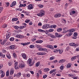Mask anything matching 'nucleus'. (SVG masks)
<instances>
[{
  "label": "nucleus",
  "instance_id": "obj_7",
  "mask_svg": "<svg viewBox=\"0 0 79 79\" xmlns=\"http://www.w3.org/2000/svg\"><path fill=\"white\" fill-rule=\"evenodd\" d=\"M50 25L49 24L44 25L42 27L43 29H47L49 27Z\"/></svg>",
  "mask_w": 79,
  "mask_h": 79
},
{
  "label": "nucleus",
  "instance_id": "obj_33",
  "mask_svg": "<svg viewBox=\"0 0 79 79\" xmlns=\"http://www.w3.org/2000/svg\"><path fill=\"white\" fill-rule=\"evenodd\" d=\"M26 26H21L19 27L20 29H24V28H25V27H26Z\"/></svg>",
  "mask_w": 79,
  "mask_h": 79
},
{
  "label": "nucleus",
  "instance_id": "obj_3",
  "mask_svg": "<svg viewBox=\"0 0 79 79\" xmlns=\"http://www.w3.org/2000/svg\"><path fill=\"white\" fill-rule=\"evenodd\" d=\"M26 66V64L24 63V62L23 61H21L19 65V67L20 68H24Z\"/></svg>",
  "mask_w": 79,
  "mask_h": 79
},
{
  "label": "nucleus",
  "instance_id": "obj_36",
  "mask_svg": "<svg viewBox=\"0 0 79 79\" xmlns=\"http://www.w3.org/2000/svg\"><path fill=\"white\" fill-rule=\"evenodd\" d=\"M15 40V38L13 37H11L10 38V41H14V40Z\"/></svg>",
  "mask_w": 79,
  "mask_h": 79
},
{
  "label": "nucleus",
  "instance_id": "obj_54",
  "mask_svg": "<svg viewBox=\"0 0 79 79\" xmlns=\"http://www.w3.org/2000/svg\"><path fill=\"white\" fill-rule=\"evenodd\" d=\"M35 40H36V38H33L31 40V41H32V42H35Z\"/></svg>",
  "mask_w": 79,
  "mask_h": 79
},
{
  "label": "nucleus",
  "instance_id": "obj_52",
  "mask_svg": "<svg viewBox=\"0 0 79 79\" xmlns=\"http://www.w3.org/2000/svg\"><path fill=\"white\" fill-rule=\"evenodd\" d=\"M54 59V57L53 56H52L50 58V60H52Z\"/></svg>",
  "mask_w": 79,
  "mask_h": 79
},
{
  "label": "nucleus",
  "instance_id": "obj_29",
  "mask_svg": "<svg viewBox=\"0 0 79 79\" xmlns=\"http://www.w3.org/2000/svg\"><path fill=\"white\" fill-rule=\"evenodd\" d=\"M75 43H72L69 44V45L70 46H72L73 47H74L75 46Z\"/></svg>",
  "mask_w": 79,
  "mask_h": 79
},
{
  "label": "nucleus",
  "instance_id": "obj_22",
  "mask_svg": "<svg viewBox=\"0 0 79 79\" xmlns=\"http://www.w3.org/2000/svg\"><path fill=\"white\" fill-rule=\"evenodd\" d=\"M6 56L8 58H9V59H10V58H11V56H10V54L8 53L6 54Z\"/></svg>",
  "mask_w": 79,
  "mask_h": 79
},
{
  "label": "nucleus",
  "instance_id": "obj_46",
  "mask_svg": "<svg viewBox=\"0 0 79 79\" xmlns=\"http://www.w3.org/2000/svg\"><path fill=\"white\" fill-rule=\"evenodd\" d=\"M17 10H19V11H22V10H23L22 9H21L20 8H19L18 9H17L16 10V11H17Z\"/></svg>",
  "mask_w": 79,
  "mask_h": 79
},
{
  "label": "nucleus",
  "instance_id": "obj_8",
  "mask_svg": "<svg viewBox=\"0 0 79 79\" xmlns=\"http://www.w3.org/2000/svg\"><path fill=\"white\" fill-rule=\"evenodd\" d=\"M11 33L10 32H8L6 34V38L7 39H9L10 38V37Z\"/></svg>",
  "mask_w": 79,
  "mask_h": 79
},
{
  "label": "nucleus",
  "instance_id": "obj_11",
  "mask_svg": "<svg viewBox=\"0 0 79 79\" xmlns=\"http://www.w3.org/2000/svg\"><path fill=\"white\" fill-rule=\"evenodd\" d=\"M76 13V11H74V9H72V11L70 12V15H73L74 14Z\"/></svg>",
  "mask_w": 79,
  "mask_h": 79
},
{
  "label": "nucleus",
  "instance_id": "obj_23",
  "mask_svg": "<svg viewBox=\"0 0 79 79\" xmlns=\"http://www.w3.org/2000/svg\"><path fill=\"white\" fill-rule=\"evenodd\" d=\"M13 73H14V70L13 69H11L10 72V74L12 75V74H13Z\"/></svg>",
  "mask_w": 79,
  "mask_h": 79
},
{
  "label": "nucleus",
  "instance_id": "obj_37",
  "mask_svg": "<svg viewBox=\"0 0 79 79\" xmlns=\"http://www.w3.org/2000/svg\"><path fill=\"white\" fill-rule=\"evenodd\" d=\"M63 69H64V66H61L60 67V69L62 71H63Z\"/></svg>",
  "mask_w": 79,
  "mask_h": 79
},
{
  "label": "nucleus",
  "instance_id": "obj_57",
  "mask_svg": "<svg viewBox=\"0 0 79 79\" xmlns=\"http://www.w3.org/2000/svg\"><path fill=\"white\" fill-rule=\"evenodd\" d=\"M26 77H30V75L29 74H26Z\"/></svg>",
  "mask_w": 79,
  "mask_h": 79
},
{
  "label": "nucleus",
  "instance_id": "obj_51",
  "mask_svg": "<svg viewBox=\"0 0 79 79\" xmlns=\"http://www.w3.org/2000/svg\"><path fill=\"white\" fill-rule=\"evenodd\" d=\"M59 51V50H57L56 49H55L54 50V52H55V53H57V52H58Z\"/></svg>",
  "mask_w": 79,
  "mask_h": 79
},
{
  "label": "nucleus",
  "instance_id": "obj_35",
  "mask_svg": "<svg viewBox=\"0 0 79 79\" xmlns=\"http://www.w3.org/2000/svg\"><path fill=\"white\" fill-rule=\"evenodd\" d=\"M30 48H35V46L34 45H30Z\"/></svg>",
  "mask_w": 79,
  "mask_h": 79
},
{
  "label": "nucleus",
  "instance_id": "obj_6",
  "mask_svg": "<svg viewBox=\"0 0 79 79\" xmlns=\"http://www.w3.org/2000/svg\"><path fill=\"white\" fill-rule=\"evenodd\" d=\"M77 33L75 32L74 33L73 36L72 37V38L74 39H77Z\"/></svg>",
  "mask_w": 79,
  "mask_h": 79
},
{
  "label": "nucleus",
  "instance_id": "obj_60",
  "mask_svg": "<svg viewBox=\"0 0 79 79\" xmlns=\"http://www.w3.org/2000/svg\"><path fill=\"white\" fill-rule=\"evenodd\" d=\"M2 51L3 53H6V51L5 49H3Z\"/></svg>",
  "mask_w": 79,
  "mask_h": 79
},
{
  "label": "nucleus",
  "instance_id": "obj_27",
  "mask_svg": "<svg viewBox=\"0 0 79 79\" xmlns=\"http://www.w3.org/2000/svg\"><path fill=\"white\" fill-rule=\"evenodd\" d=\"M21 73H17V74L16 75V77H19L21 76Z\"/></svg>",
  "mask_w": 79,
  "mask_h": 79
},
{
  "label": "nucleus",
  "instance_id": "obj_13",
  "mask_svg": "<svg viewBox=\"0 0 79 79\" xmlns=\"http://www.w3.org/2000/svg\"><path fill=\"white\" fill-rule=\"evenodd\" d=\"M55 35L57 37H62V35L59 34L58 33H55Z\"/></svg>",
  "mask_w": 79,
  "mask_h": 79
},
{
  "label": "nucleus",
  "instance_id": "obj_16",
  "mask_svg": "<svg viewBox=\"0 0 79 79\" xmlns=\"http://www.w3.org/2000/svg\"><path fill=\"white\" fill-rule=\"evenodd\" d=\"M10 50H15V46L14 45H11L9 47Z\"/></svg>",
  "mask_w": 79,
  "mask_h": 79
},
{
  "label": "nucleus",
  "instance_id": "obj_24",
  "mask_svg": "<svg viewBox=\"0 0 79 79\" xmlns=\"http://www.w3.org/2000/svg\"><path fill=\"white\" fill-rule=\"evenodd\" d=\"M26 6V4L25 3L24 4H20V7H24Z\"/></svg>",
  "mask_w": 79,
  "mask_h": 79
},
{
  "label": "nucleus",
  "instance_id": "obj_58",
  "mask_svg": "<svg viewBox=\"0 0 79 79\" xmlns=\"http://www.w3.org/2000/svg\"><path fill=\"white\" fill-rule=\"evenodd\" d=\"M42 23L39 22L38 24V26H42Z\"/></svg>",
  "mask_w": 79,
  "mask_h": 79
},
{
  "label": "nucleus",
  "instance_id": "obj_34",
  "mask_svg": "<svg viewBox=\"0 0 79 79\" xmlns=\"http://www.w3.org/2000/svg\"><path fill=\"white\" fill-rule=\"evenodd\" d=\"M38 6L40 8H43V7H44V5H38Z\"/></svg>",
  "mask_w": 79,
  "mask_h": 79
},
{
  "label": "nucleus",
  "instance_id": "obj_1",
  "mask_svg": "<svg viewBox=\"0 0 79 79\" xmlns=\"http://www.w3.org/2000/svg\"><path fill=\"white\" fill-rule=\"evenodd\" d=\"M37 15L38 16L42 17L43 16L45 15V11L44 10H41L40 12V13L37 14Z\"/></svg>",
  "mask_w": 79,
  "mask_h": 79
},
{
  "label": "nucleus",
  "instance_id": "obj_2",
  "mask_svg": "<svg viewBox=\"0 0 79 79\" xmlns=\"http://www.w3.org/2000/svg\"><path fill=\"white\" fill-rule=\"evenodd\" d=\"M32 61V59L29 58L27 61V63L28 64H30L29 66H33L34 64V62Z\"/></svg>",
  "mask_w": 79,
  "mask_h": 79
},
{
  "label": "nucleus",
  "instance_id": "obj_9",
  "mask_svg": "<svg viewBox=\"0 0 79 79\" xmlns=\"http://www.w3.org/2000/svg\"><path fill=\"white\" fill-rule=\"evenodd\" d=\"M24 36L23 35H16V37L17 38H19V39H21V38H23Z\"/></svg>",
  "mask_w": 79,
  "mask_h": 79
},
{
  "label": "nucleus",
  "instance_id": "obj_12",
  "mask_svg": "<svg viewBox=\"0 0 79 79\" xmlns=\"http://www.w3.org/2000/svg\"><path fill=\"white\" fill-rule=\"evenodd\" d=\"M48 35L49 37H51V38H52V39H55L56 38V36L52 34H48Z\"/></svg>",
  "mask_w": 79,
  "mask_h": 79
},
{
  "label": "nucleus",
  "instance_id": "obj_26",
  "mask_svg": "<svg viewBox=\"0 0 79 79\" xmlns=\"http://www.w3.org/2000/svg\"><path fill=\"white\" fill-rule=\"evenodd\" d=\"M18 18H13L12 19V20L13 21H18Z\"/></svg>",
  "mask_w": 79,
  "mask_h": 79
},
{
  "label": "nucleus",
  "instance_id": "obj_56",
  "mask_svg": "<svg viewBox=\"0 0 79 79\" xmlns=\"http://www.w3.org/2000/svg\"><path fill=\"white\" fill-rule=\"evenodd\" d=\"M42 42H43V40H39V44H41L42 43Z\"/></svg>",
  "mask_w": 79,
  "mask_h": 79
},
{
  "label": "nucleus",
  "instance_id": "obj_20",
  "mask_svg": "<svg viewBox=\"0 0 79 79\" xmlns=\"http://www.w3.org/2000/svg\"><path fill=\"white\" fill-rule=\"evenodd\" d=\"M64 61H65V60L64 59H61L59 61V63H64Z\"/></svg>",
  "mask_w": 79,
  "mask_h": 79
},
{
  "label": "nucleus",
  "instance_id": "obj_5",
  "mask_svg": "<svg viewBox=\"0 0 79 79\" xmlns=\"http://www.w3.org/2000/svg\"><path fill=\"white\" fill-rule=\"evenodd\" d=\"M15 68V69H18L19 67H18V63L16 62L14 64Z\"/></svg>",
  "mask_w": 79,
  "mask_h": 79
},
{
  "label": "nucleus",
  "instance_id": "obj_19",
  "mask_svg": "<svg viewBox=\"0 0 79 79\" xmlns=\"http://www.w3.org/2000/svg\"><path fill=\"white\" fill-rule=\"evenodd\" d=\"M33 8V7L32 6V5L30 4L28 5V10H31V9H32Z\"/></svg>",
  "mask_w": 79,
  "mask_h": 79
},
{
  "label": "nucleus",
  "instance_id": "obj_55",
  "mask_svg": "<svg viewBox=\"0 0 79 79\" xmlns=\"http://www.w3.org/2000/svg\"><path fill=\"white\" fill-rule=\"evenodd\" d=\"M69 30H64L63 31V33H66L67 32H68V31H69Z\"/></svg>",
  "mask_w": 79,
  "mask_h": 79
},
{
  "label": "nucleus",
  "instance_id": "obj_43",
  "mask_svg": "<svg viewBox=\"0 0 79 79\" xmlns=\"http://www.w3.org/2000/svg\"><path fill=\"white\" fill-rule=\"evenodd\" d=\"M7 27V25L6 24H4L2 26L3 28H6Z\"/></svg>",
  "mask_w": 79,
  "mask_h": 79
},
{
  "label": "nucleus",
  "instance_id": "obj_18",
  "mask_svg": "<svg viewBox=\"0 0 79 79\" xmlns=\"http://www.w3.org/2000/svg\"><path fill=\"white\" fill-rule=\"evenodd\" d=\"M21 55L23 59H25V60H26V59H27V58H26V55L25 53H22Z\"/></svg>",
  "mask_w": 79,
  "mask_h": 79
},
{
  "label": "nucleus",
  "instance_id": "obj_40",
  "mask_svg": "<svg viewBox=\"0 0 79 79\" xmlns=\"http://www.w3.org/2000/svg\"><path fill=\"white\" fill-rule=\"evenodd\" d=\"M59 52L60 54H61L63 52V51H62V50H61L60 49L59 50Z\"/></svg>",
  "mask_w": 79,
  "mask_h": 79
},
{
  "label": "nucleus",
  "instance_id": "obj_44",
  "mask_svg": "<svg viewBox=\"0 0 79 79\" xmlns=\"http://www.w3.org/2000/svg\"><path fill=\"white\" fill-rule=\"evenodd\" d=\"M54 31V29H50L48 30V31L50 32H53Z\"/></svg>",
  "mask_w": 79,
  "mask_h": 79
},
{
  "label": "nucleus",
  "instance_id": "obj_31",
  "mask_svg": "<svg viewBox=\"0 0 79 79\" xmlns=\"http://www.w3.org/2000/svg\"><path fill=\"white\" fill-rule=\"evenodd\" d=\"M48 71H50V69L48 68H45L44 69V72H48Z\"/></svg>",
  "mask_w": 79,
  "mask_h": 79
},
{
  "label": "nucleus",
  "instance_id": "obj_30",
  "mask_svg": "<svg viewBox=\"0 0 79 79\" xmlns=\"http://www.w3.org/2000/svg\"><path fill=\"white\" fill-rule=\"evenodd\" d=\"M62 31V28H58L57 29V32H61Z\"/></svg>",
  "mask_w": 79,
  "mask_h": 79
},
{
  "label": "nucleus",
  "instance_id": "obj_45",
  "mask_svg": "<svg viewBox=\"0 0 79 79\" xmlns=\"http://www.w3.org/2000/svg\"><path fill=\"white\" fill-rule=\"evenodd\" d=\"M15 28V29H16V30H18V28H19V27L18 26H15L14 27Z\"/></svg>",
  "mask_w": 79,
  "mask_h": 79
},
{
  "label": "nucleus",
  "instance_id": "obj_41",
  "mask_svg": "<svg viewBox=\"0 0 79 79\" xmlns=\"http://www.w3.org/2000/svg\"><path fill=\"white\" fill-rule=\"evenodd\" d=\"M48 50V49H47V48H43V51H44V52H47Z\"/></svg>",
  "mask_w": 79,
  "mask_h": 79
},
{
  "label": "nucleus",
  "instance_id": "obj_17",
  "mask_svg": "<svg viewBox=\"0 0 79 79\" xmlns=\"http://www.w3.org/2000/svg\"><path fill=\"white\" fill-rule=\"evenodd\" d=\"M57 26L56 25H50L49 27V28H55Z\"/></svg>",
  "mask_w": 79,
  "mask_h": 79
},
{
  "label": "nucleus",
  "instance_id": "obj_59",
  "mask_svg": "<svg viewBox=\"0 0 79 79\" xmlns=\"http://www.w3.org/2000/svg\"><path fill=\"white\" fill-rule=\"evenodd\" d=\"M3 10V8L2 7H0V10L2 11Z\"/></svg>",
  "mask_w": 79,
  "mask_h": 79
},
{
  "label": "nucleus",
  "instance_id": "obj_4",
  "mask_svg": "<svg viewBox=\"0 0 79 79\" xmlns=\"http://www.w3.org/2000/svg\"><path fill=\"white\" fill-rule=\"evenodd\" d=\"M76 31V30L74 29H72L69 30L68 34L69 36H71L73 34V32H74Z\"/></svg>",
  "mask_w": 79,
  "mask_h": 79
},
{
  "label": "nucleus",
  "instance_id": "obj_28",
  "mask_svg": "<svg viewBox=\"0 0 79 79\" xmlns=\"http://www.w3.org/2000/svg\"><path fill=\"white\" fill-rule=\"evenodd\" d=\"M13 55L14 58H17V55H16L15 53H13Z\"/></svg>",
  "mask_w": 79,
  "mask_h": 79
},
{
  "label": "nucleus",
  "instance_id": "obj_63",
  "mask_svg": "<svg viewBox=\"0 0 79 79\" xmlns=\"http://www.w3.org/2000/svg\"><path fill=\"white\" fill-rule=\"evenodd\" d=\"M76 51H77V52H79V48H76Z\"/></svg>",
  "mask_w": 79,
  "mask_h": 79
},
{
  "label": "nucleus",
  "instance_id": "obj_49",
  "mask_svg": "<svg viewBox=\"0 0 79 79\" xmlns=\"http://www.w3.org/2000/svg\"><path fill=\"white\" fill-rule=\"evenodd\" d=\"M13 77L12 76V75H10V77H8L9 79H13Z\"/></svg>",
  "mask_w": 79,
  "mask_h": 79
},
{
  "label": "nucleus",
  "instance_id": "obj_10",
  "mask_svg": "<svg viewBox=\"0 0 79 79\" xmlns=\"http://www.w3.org/2000/svg\"><path fill=\"white\" fill-rule=\"evenodd\" d=\"M61 16V14L60 13H57L55 15L54 17L55 18H60Z\"/></svg>",
  "mask_w": 79,
  "mask_h": 79
},
{
  "label": "nucleus",
  "instance_id": "obj_64",
  "mask_svg": "<svg viewBox=\"0 0 79 79\" xmlns=\"http://www.w3.org/2000/svg\"><path fill=\"white\" fill-rule=\"evenodd\" d=\"M8 64L9 66H11L12 64V63H11V62H9L8 63Z\"/></svg>",
  "mask_w": 79,
  "mask_h": 79
},
{
  "label": "nucleus",
  "instance_id": "obj_38",
  "mask_svg": "<svg viewBox=\"0 0 79 79\" xmlns=\"http://www.w3.org/2000/svg\"><path fill=\"white\" fill-rule=\"evenodd\" d=\"M39 64H40V62H38L36 64V66L38 67L39 66Z\"/></svg>",
  "mask_w": 79,
  "mask_h": 79
},
{
  "label": "nucleus",
  "instance_id": "obj_61",
  "mask_svg": "<svg viewBox=\"0 0 79 79\" xmlns=\"http://www.w3.org/2000/svg\"><path fill=\"white\" fill-rule=\"evenodd\" d=\"M47 75H44L43 76V78L44 79H45V78H46L47 77Z\"/></svg>",
  "mask_w": 79,
  "mask_h": 79
},
{
  "label": "nucleus",
  "instance_id": "obj_50",
  "mask_svg": "<svg viewBox=\"0 0 79 79\" xmlns=\"http://www.w3.org/2000/svg\"><path fill=\"white\" fill-rule=\"evenodd\" d=\"M5 76V73H3L1 75V77H3Z\"/></svg>",
  "mask_w": 79,
  "mask_h": 79
},
{
  "label": "nucleus",
  "instance_id": "obj_25",
  "mask_svg": "<svg viewBox=\"0 0 79 79\" xmlns=\"http://www.w3.org/2000/svg\"><path fill=\"white\" fill-rule=\"evenodd\" d=\"M76 59V56H74L72 57L71 58V61H73L74 60H75Z\"/></svg>",
  "mask_w": 79,
  "mask_h": 79
},
{
  "label": "nucleus",
  "instance_id": "obj_47",
  "mask_svg": "<svg viewBox=\"0 0 79 79\" xmlns=\"http://www.w3.org/2000/svg\"><path fill=\"white\" fill-rule=\"evenodd\" d=\"M47 53L46 52H41V55H46Z\"/></svg>",
  "mask_w": 79,
  "mask_h": 79
},
{
  "label": "nucleus",
  "instance_id": "obj_32",
  "mask_svg": "<svg viewBox=\"0 0 79 79\" xmlns=\"http://www.w3.org/2000/svg\"><path fill=\"white\" fill-rule=\"evenodd\" d=\"M16 5V2L14 1L12 3V6H15Z\"/></svg>",
  "mask_w": 79,
  "mask_h": 79
},
{
  "label": "nucleus",
  "instance_id": "obj_39",
  "mask_svg": "<svg viewBox=\"0 0 79 79\" xmlns=\"http://www.w3.org/2000/svg\"><path fill=\"white\" fill-rule=\"evenodd\" d=\"M29 21H30V20L28 19H27L25 20V23H29Z\"/></svg>",
  "mask_w": 79,
  "mask_h": 79
},
{
  "label": "nucleus",
  "instance_id": "obj_62",
  "mask_svg": "<svg viewBox=\"0 0 79 79\" xmlns=\"http://www.w3.org/2000/svg\"><path fill=\"white\" fill-rule=\"evenodd\" d=\"M75 57H76V59L78 58V59H79V55H77V56H75Z\"/></svg>",
  "mask_w": 79,
  "mask_h": 79
},
{
  "label": "nucleus",
  "instance_id": "obj_14",
  "mask_svg": "<svg viewBox=\"0 0 79 79\" xmlns=\"http://www.w3.org/2000/svg\"><path fill=\"white\" fill-rule=\"evenodd\" d=\"M5 19H6V17H4L1 18L0 19V22H1V23H2V22H3V21H5Z\"/></svg>",
  "mask_w": 79,
  "mask_h": 79
},
{
  "label": "nucleus",
  "instance_id": "obj_21",
  "mask_svg": "<svg viewBox=\"0 0 79 79\" xmlns=\"http://www.w3.org/2000/svg\"><path fill=\"white\" fill-rule=\"evenodd\" d=\"M71 66V64L69 63L67 64L66 66V68H69Z\"/></svg>",
  "mask_w": 79,
  "mask_h": 79
},
{
  "label": "nucleus",
  "instance_id": "obj_15",
  "mask_svg": "<svg viewBox=\"0 0 79 79\" xmlns=\"http://www.w3.org/2000/svg\"><path fill=\"white\" fill-rule=\"evenodd\" d=\"M31 44L30 42L21 43V45H23V46H25V45H27L28 44Z\"/></svg>",
  "mask_w": 79,
  "mask_h": 79
},
{
  "label": "nucleus",
  "instance_id": "obj_53",
  "mask_svg": "<svg viewBox=\"0 0 79 79\" xmlns=\"http://www.w3.org/2000/svg\"><path fill=\"white\" fill-rule=\"evenodd\" d=\"M37 54L38 55H42V52H38Z\"/></svg>",
  "mask_w": 79,
  "mask_h": 79
},
{
  "label": "nucleus",
  "instance_id": "obj_48",
  "mask_svg": "<svg viewBox=\"0 0 79 79\" xmlns=\"http://www.w3.org/2000/svg\"><path fill=\"white\" fill-rule=\"evenodd\" d=\"M43 48H40L38 49L39 51H43Z\"/></svg>",
  "mask_w": 79,
  "mask_h": 79
},
{
  "label": "nucleus",
  "instance_id": "obj_42",
  "mask_svg": "<svg viewBox=\"0 0 79 79\" xmlns=\"http://www.w3.org/2000/svg\"><path fill=\"white\" fill-rule=\"evenodd\" d=\"M49 48H50V49H53V46L50 45Z\"/></svg>",
  "mask_w": 79,
  "mask_h": 79
}]
</instances>
